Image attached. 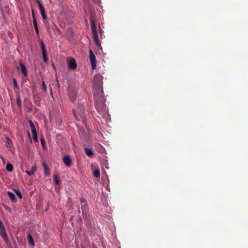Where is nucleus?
<instances>
[{"mask_svg": "<svg viewBox=\"0 0 248 248\" xmlns=\"http://www.w3.org/2000/svg\"><path fill=\"white\" fill-rule=\"evenodd\" d=\"M104 94H94L95 106L97 111L102 115H104L108 112L106 105L105 104V99Z\"/></svg>", "mask_w": 248, "mask_h": 248, "instance_id": "f257e3e1", "label": "nucleus"}, {"mask_svg": "<svg viewBox=\"0 0 248 248\" xmlns=\"http://www.w3.org/2000/svg\"><path fill=\"white\" fill-rule=\"evenodd\" d=\"M93 88L94 90V94H103V77L100 75H96L93 79Z\"/></svg>", "mask_w": 248, "mask_h": 248, "instance_id": "f03ea898", "label": "nucleus"}, {"mask_svg": "<svg viewBox=\"0 0 248 248\" xmlns=\"http://www.w3.org/2000/svg\"><path fill=\"white\" fill-rule=\"evenodd\" d=\"M85 107L83 105L79 104L77 110H73V113L76 119L78 121L83 120L84 116Z\"/></svg>", "mask_w": 248, "mask_h": 248, "instance_id": "7ed1b4c3", "label": "nucleus"}, {"mask_svg": "<svg viewBox=\"0 0 248 248\" xmlns=\"http://www.w3.org/2000/svg\"><path fill=\"white\" fill-rule=\"evenodd\" d=\"M67 94L72 102H74L77 98V89L74 84H71L68 86Z\"/></svg>", "mask_w": 248, "mask_h": 248, "instance_id": "20e7f679", "label": "nucleus"}, {"mask_svg": "<svg viewBox=\"0 0 248 248\" xmlns=\"http://www.w3.org/2000/svg\"><path fill=\"white\" fill-rule=\"evenodd\" d=\"M91 25L92 28V34L93 38V40L96 44V46L98 47H101V44L99 40L97 32V29L95 26V23L93 20H91Z\"/></svg>", "mask_w": 248, "mask_h": 248, "instance_id": "39448f33", "label": "nucleus"}, {"mask_svg": "<svg viewBox=\"0 0 248 248\" xmlns=\"http://www.w3.org/2000/svg\"><path fill=\"white\" fill-rule=\"evenodd\" d=\"M80 203L83 217L84 218H87L88 217L89 207L86 199L84 198H81Z\"/></svg>", "mask_w": 248, "mask_h": 248, "instance_id": "423d86ee", "label": "nucleus"}, {"mask_svg": "<svg viewBox=\"0 0 248 248\" xmlns=\"http://www.w3.org/2000/svg\"><path fill=\"white\" fill-rule=\"evenodd\" d=\"M89 55L92 67L93 69H94L96 67V57L92 50H90Z\"/></svg>", "mask_w": 248, "mask_h": 248, "instance_id": "0eeeda50", "label": "nucleus"}, {"mask_svg": "<svg viewBox=\"0 0 248 248\" xmlns=\"http://www.w3.org/2000/svg\"><path fill=\"white\" fill-rule=\"evenodd\" d=\"M41 43V48L42 52V55H43V60L45 62H46L48 60L47 57V54H46V51L45 47V46L44 45V42L43 41H40Z\"/></svg>", "mask_w": 248, "mask_h": 248, "instance_id": "6e6552de", "label": "nucleus"}, {"mask_svg": "<svg viewBox=\"0 0 248 248\" xmlns=\"http://www.w3.org/2000/svg\"><path fill=\"white\" fill-rule=\"evenodd\" d=\"M39 8L40 12L41 13V15L42 16V17L43 19V20H46V16L45 12V9L43 6V5L41 4L39 0H36Z\"/></svg>", "mask_w": 248, "mask_h": 248, "instance_id": "1a4fd4ad", "label": "nucleus"}, {"mask_svg": "<svg viewBox=\"0 0 248 248\" xmlns=\"http://www.w3.org/2000/svg\"><path fill=\"white\" fill-rule=\"evenodd\" d=\"M62 161L65 165L68 167H70L72 165V160L69 155H65L62 158Z\"/></svg>", "mask_w": 248, "mask_h": 248, "instance_id": "9d476101", "label": "nucleus"}, {"mask_svg": "<svg viewBox=\"0 0 248 248\" xmlns=\"http://www.w3.org/2000/svg\"><path fill=\"white\" fill-rule=\"evenodd\" d=\"M0 235L2 239L7 243L8 242V238L5 231V228L0 229Z\"/></svg>", "mask_w": 248, "mask_h": 248, "instance_id": "9b49d317", "label": "nucleus"}, {"mask_svg": "<svg viewBox=\"0 0 248 248\" xmlns=\"http://www.w3.org/2000/svg\"><path fill=\"white\" fill-rule=\"evenodd\" d=\"M68 67L70 69L74 70L77 68V65L76 62V60L72 58L68 62Z\"/></svg>", "mask_w": 248, "mask_h": 248, "instance_id": "f8f14e48", "label": "nucleus"}, {"mask_svg": "<svg viewBox=\"0 0 248 248\" xmlns=\"http://www.w3.org/2000/svg\"><path fill=\"white\" fill-rule=\"evenodd\" d=\"M20 67L24 76L26 77L27 76V71L26 66L23 63L20 62Z\"/></svg>", "mask_w": 248, "mask_h": 248, "instance_id": "ddd939ff", "label": "nucleus"}, {"mask_svg": "<svg viewBox=\"0 0 248 248\" xmlns=\"http://www.w3.org/2000/svg\"><path fill=\"white\" fill-rule=\"evenodd\" d=\"M43 166L44 168V173L45 175L49 176L50 175L49 169L48 168L47 165L44 162H43Z\"/></svg>", "mask_w": 248, "mask_h": 248, "instance_id": "4468645a", "label": "nucleus"}, {"mask_svg": "<svg viewBox=\"0 0 248 248\" xmlns=\"http://www.w3.org/2000/svg\"><path fill=\"white\" fill-rule=\"evenodd\" d=\"M7 194L13 202H16V199L15 197V195L13 192L11 191H8Z\"/></svg>", "mask_w": 248, "mask_h": 248, "instance_id": "2eb2a0df", "label": "nucleus"}, {"mask_svg": "<svg viewBox=\"0 0 248 248\" xmlns=\"http://www.w3.org/2000/svg\"><path fill=\"white\" fill-rule=\"evenodd\" d=\"M84 150L86 154L88 156H92L93 155V152L91 149L85 148Z\"/></svg>", "mask_w": 248, "mask_h": 248, "instance_id": "dca6fc26", "label": "nucleus"}, {"mask_svg": "<svg viewBox=\"0 0 248 248\" xmlns=\"http://www.w3.org/2000/svg\"><path fill=\"white\" fill-rule=\"evenodd\" d=\"M27 238H28V240L29 243L31 246H34V241H33L32 237L31 236V234L30 233H29L28 235Z\"/></svg>", "mask_w": 248, "mask_h": 248, "instance_id": "f3484780", "label": "nucleus"}, {"mask_svg": "<svg viewBox=\"0 0 248 248\" xmlns=\"http://www.w3.org/2000/svg\"><path fill=\"white\" fill-rule=\"evenodd\" d=\"M36 170V167L35 166H33V167H32L31 170H30V171L26 170V173H27L30 176H31L34 173Z\"/></svg>", "mask_w": 248, "mask_h": 248, "instance_id": "a211bd4d", "label": "nucleus"}, {"mask_svg": "<svg viewBox=\"0 0 248 248\" xmlns=\"http://www.w3.org/2000/svg\"><path fill=\"white\" fill-rule=\"evenodd\" d=\"M93 176L96 178H99L100 176V172L99 169H96L93 171Z\"/></svg>", "mask_w": 248, "mask_h": 248, "instance_id": "6ab92c4d", "label": "nucleus"}, {"mask_svg": "<svg viewBox=\"0 0 248 248\" xmlns=\"http://www.w3.org/2000/svg\"><path fill=\"white\" fill-rule=\"evenodd\" d=\"M6 170L9 172H12L13 170V166L10 163H8L6 167Z\"/></svg>", "mask_w": 248, "mask_h": 248, "instance_id": "aec40b11", "label": "nucleus"}, {"mask_svg": "<svg viewBox=\"0 0 248 248\" xmlns=\"http://www.w3.org/2000/svg\"><path fill=\"white\" fill-rule=\"evenodd\" d=\"M14 191L19 199H21L22 198L21 193L18 189H14Z\"/></svg>", "mask_w": 248, "mask_h": 248, "instance_id": "412c9836", "label": "nucleus"}, {"mask_svg": "<svg viewBox=\"0 0 248 248\" xmlns=\"http://www.w3.org/2000/svg\"><path fill=\"white\" fill-rule=\"evenodd\" d=\"M16 103H17V105L18 107L19 108H21V99H20V96L19 94L16 95Z\"/></svg>", "mask_w": 248, "mask_h": 248, "instance_id": "4be33fe9", "label": "nucleus"}, {"mask_svg": "<svg viewBox=\"0 0 248 248\" xmlns=\"http://www.w3.org/2000/svg\"><path fill=\"white\" fill-rule=\"evenodd\" d=\"M7 144L9 147L12 145V141L9 138H6Z\"/></svg>", "mask_w": 248, "mask_h": 248, "instance_id": "5701e85b", "label": "nucleus"}, {"mask_svg": "<svg viewBox=\"0 0 248 248\" xmlns=\"http://www.w3.org/2000/svg\"><path fill=\"white\" fill-rule=\"evenodd\" d=\"M54 180L56 185H59L60 183V180L57 175L54 176Z\"/></svg>", "mask_w": 248, "mask_h": 248, "instance_id": "b1692460", "label": "nucleus"}, {"mask_svg": "<svg viewBox=\"0 0 248 248\" xmlns=\"http://www.w3.org/2000/svg\"><path fill=\"white\" fill-rule=\"evenodd\" d=\"M42 90L44 91V92H46V85L45 84V81H42Z\"/></svg>", "mask_w": 248, "mask_h": 248, "instance_id": "393cba45", "label": "nucleus"}, {"mask_svg": "<svg viewBox=\"0 0 248 248\" xmlns=\"http://www.w3.org/2000/svg\"><path fill=\"white\" fill-rule=\"evenodd\" d=\"M32 137H33V140L37 142L38 141V137H37V133L36 134H32Z\"/></svg>", "mask_w": 248, "mask_h": 248, "instance_id": "a878e982", "label": "nucleus"}, {"mask_svg": "<svg viewBox=\"0 0 248 248\" xmlns=\"http://www.w3.org/2000/svg\"><path fill=\"white\" fill-rule=\"evenodd\" d=\"M41 143L43 148H45V140L43 138L41 139Z\"/></svg>", "mask_w": 248, "mask_h": 248, "instance_id": "bb28decb", "label": "nucleus"}, {"mask_svg": "<svg viewBox=\"0 0 248 248\" xmlns=\"http://www.w3.org/2000/svg\"><path fill=\"white\" fill-rule=\"evenodd\" d=\"M29 124H30V126L31 129L35 128V126L34 125V124H33V123L32 122V121L31 120H30L29 121Z\"/></svg>", "mask_w": 248, "mask_h": 248, "instance_id": "cd10ccee", "label": "nucleus"}, {"mask_svg": "<svg viewBox=\"0 0 248 248\" xmlns=\"http://www.w3.org/2000/svg\"><path fill=\"white\" fill-rule=\"evenodd\" d=\"M33 24L34 28H38L37 23L36 19H34V20H33Z\"/></svg>", "mask_w": 248, "mask_h": 248, "instance_id": "c85d7f7f", "label": "nucleus"}, {"mask_svg": "<svg viewBox=\"0 0 248 248\" xmlns=\"http://www.w3.org/2000/svg\"><path fill=\"white\" fill-rule=\"evenodd\" d=\"M13 82H14V86L15 88L17 87V82L15 78L13 79Z\"/></svg>", "mask_w": 248, "mask_h": 248, "instance_id": "c756f323", "label": "nucleus"}, {"mask_svg": "<svg viewBox=\"0 0 248 248\" xmlns=\"http://www.w3.org/2000/svg\"><path fill=\"white\" fill-rule=\"evenodd\" d=\"M31 14H32L33 20H34V19H36L35 15H34V11L33 9H32V10H31Z\"/></svg>", "mask_w": 248, "mask_h": 248, "instance_id": "7c9ffc66", "label": "nucleus"}, {"mask_svg": "<svg viewBox=\"0 0 248 248\" xmlns=\"http://www.w3.org/2000/svg\"><path fill=\"white\" fill-rule=\"evenodd\" d=\"M31 130L32 134L37 133L35 128H31Z\"/></svg>", "mask_w": 248, "mask_h": 248, "instance_id": "2f4dec72", "label": "nucleus"}, {"mask_svg": "<svg viewBox=\"0 0 248 248\" xmlns=\"http://www.w3.org/2000/svg\"><path fill=\"white\" fill-rule=\"evenodd\" d=\"M4 228L3 223L0 220V229Z\"/></svg>", "mask_w": 248, "mask_h": 248, "instance_id": "473e14b6", "label": "nucleus"}, {"mask_svg": "<svg viewBox=\"0 0 248 248\" xmlns=\"http://www.w3.org/2000/svg\"><path fill=\"white\" fill-rule=\"evenodd\" d=\"M35 29V32L36 33L38 34H39V30H38V28H34Z\"/></svg>", "mask_w": 248, "mask_h": 248, "instance_id": "72a5a7b5", "label": "nucleus"}, {"mask_svg": "<svg viewBox=\"0 0 248 248\" xmlns=\"http://www.w3.org/2000/svg\"><path fill=\"white\" fill-rule=\"evenodd\" d=\"M35 104H37V102H38V101H36V100H35Z\"/></svg>", "mask_w": 248, "mask_h": 248, "instance_id": "f704fd0d", "label": "nucleus"}, {"mask_svg": "<svg viewBox=\"0 0 248 248\" xmlns=\"http://www.w3.org/2000/svg\"><path fill=\"white\" fill-rule=\"evenodd\" d=\"M35 104H37V102H38V101H36V100H35Z\"/></svg>", "mask_w": 248, "mask_h": 248, "instance_id": "c9c22d12", "label": "nucleus"}, {"mask_svg": "<svg viewBox=\"0 0 248 248\" xmlns=\"http://www.w3.org/2000/svg\"><path fill=\"white\" fill-rule=\"evenodd\" d=\"M1 128V124H0V129Z\"/></svg>", "mask_w": 248, "mask_h": 248, "instance_id": "e433bc0d", "label": "nucleus"}, {"mask_svg": "<svg viewBox=\"0 0 248 248\" xmlns=\"http://www.w3.org/2000/svg\"><path fill=\"white\" fill-rule=\"evenodd\" d=\"M79 137H80V138H82L80 133H79Z\"/></svg>", "mask_w": 248, "mask_h": 248, "instance_id": "4c0bfd02", "label": "nucleus"}, {"mask_svg": "<svg viewBox=\"0 0 248 248\" xmlns=\"http://www.w3.org/2000/svg\"><path fill=\"white\" fill-rule=\"evenodd\" d=\"M50 91H51V93H52V89H51V88L50 89Z\"/></svg>", "mask_w": 248, "mask_h": 248, "instance_id": "58836bf2", "label": "nucleus"}]
</instances>
